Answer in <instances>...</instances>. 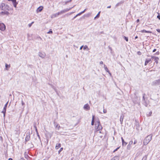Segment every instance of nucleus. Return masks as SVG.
<instances>
[{
  "label": "nucleus",
  "mask_w": 160,
  "mask_h": 160,
  "mask_svg": "<svg viewBox=\"0 0 160 160\" xmlns=\"http://www.w3.org/2000/svg\"><path fill=\"white\" fill-rule=\"evenodd\" d=\"M83 45H82V46H81L80 47V50H81V49H82V48H83Z\"/></svg>",
  "instance_id": "nucleus-58"
},
{
  "label": "nucleus",
  "mask_w": 160,
  "mask_h": 160,
  "mask_svg": "<svg viewBox=\"0 0 160 160\" xmlns=\"http://www.w3.org/2000/svg\"><path fill=\"white\" fill-rule=\"evenodd\" d=\"M71 1H72V0H69V1H67L66 2V3H67V2H71Z\"/></svg>",
  "instance_id": "nucleus-60"
},
{
  "label": "nucleus",
  "mask_w": 160,
  "mask_h": 160,
  "mask_svg": "<svg viewBox=\"0 0 160 160\" xmlns=\"http://www.w3.org/2000/svg\"><path fill=\"white\" fill-rule=\"evenodd\" d=\"M121 139L122 142V146H126L127 144V143L124 141V140L122 137H121Z\"/></svg>",
  "instance_id": "nucleus-15"
},
{
  "label": "nucleus",
  "mask_w": 160,
  "mask_h": 160,
  "mask_svg": "<svg viewBox=\"0 0 160 160\" xmlns=\"http://www.w3.org/2000/svg\"><path fill=\"white\" fill-rule=\"evenodd\" d=\"M63 148H61L58 151V153H60V152L62 151V150H63Z\"/></svg>",
  "instance_id": "nucleus-44"
},
{
  "label": "nucleus",
  "mask_w": 160,
  "mask_h": 160,
  "mask_svg": "<svg viewBox=\"0 0 160 160\" xmlns=\"http://www.w3.org/2000/svg\"><path fill=\"white\" fill-rule=\"evenodd\" d=\"M95 116L94 115H92V119L91 122V125H93L94 124V120Z\"/></svg>",
  "instance_id": "nucleus-23"
},
{
  "label": "nucleus",
  "mask_w": 160,
  "mask_h": 160,
  "mask_svg": "<svg viewBox=\"0 0 160 160\" xmlns=\"http://www.w3.org/2000/svg\"><path fill=\"white\" fill-rule=\"evenodd\" d=\"M157 18L159 19L160 20V15H158L157 17Z\"/></svg>",
  "instance_id": "nucleus-52"
},
{
  "label": "nucleus",
  "mask_w": 160,
  "mask_h": 160,
  "mask_svg": "<svg viewBox=\"0 0 160 160\" xmlns=\"http://www.w3.org/2000/svg\"><path fill=\"white\" fill-rule=\"evenodd\" d=\"M56 128H58V130H59L60 128V127L59 125H58V124H57L56 126Z\"/></svg>",
  "instance_id": "nucleus-32"
},
{
  "label": "nucleus",
  "mask_w": 160,
  "mask_h": 160,
  "mask_svg": "<svg viewBox=\"0 0 160 160\" xmlns=\"http://www.w3.org/2000/svg\"><path fill=\"white\" fill-rule=\"evenodd\" d=\"M6 110H4V109H3V110L2 111V113H3V115H4V117L5 116V113H6Z\"/></svg>",
  "instance_id": "nucleus-33"
},
{
  "label": "nucleus",
  "mask_w": 160,
  "mask_h": 160,
  "mask_svg": "<svg viewBox=\"0 0 160 160\" xmlns=\"http://www.w3.org/2000/svg\"><path fill=\"white\" fill-rule=\"evenodd\" d=\"M43 7L42 6H40L39 7L37 10V12H41L43 9Z\"/></svg>",
  "instance_id": "nucleus-12"
},
{
  "label": "nucleus",
  "mask_w": 160,
  "mask_h": 160,
  "mask_svg": "<svg viewBox=\"0 0 160 160\" xmlns=\"http://www.w3.org/2000/svg\"><path fill=\"white\" fill-rule=\"evenodd\" d=\"M8 102L6 103L5 104V106H4V108H3V109H4V110H6V108H7V105L8 104Z\"/></svg>",
  "instance_id": "nucleus-37"
},
{
  "label": "nucleus",
  "mask_w": 160,
  "mask_h": 160,
  "mask_svg": "<svg viewBox=\"0 0 160 160\" xmlns=\"http://www.w3.org/2000/svg\"><path fill=\"white\" fill-rule=\"evenodd\" d=\"M104 69L107 72H108V73H110V72L109 71V70H108V68H107V67L105 65H104Z\"/></svg>",
  "instance_id": "nucleus-27"
},
{
  "label": "nucleus",
  "mask_w": 160,
  "mask_h": 160,
  "mask_svg": "<svg viewBox=\"0 0 160 160\" xmlns=\"http://www.w3.org/2000/svg\"><path fill=\"white\" fill-rule=\"evenodd\" d=\"M37 140H38V139H37L36 138H34L33 140V141L34 142V143L36 144V143H35V142H38Z\"/></svg>",
  "instance_id": "nucleus-35"
},
{
  "label": "nucleus",
  "mask_w": 160,
  "mask_h": 160,
  "mask_svg": "<svg viewBox=\"0 0 160 160\" xmlns=\"http://www.w3.org/2000/svg\"><path fill=\"white\" fill-rule=\"evenodd\" d=\"M100 12H99L97 14V15H96V16L94 18V19H95L96 18H99L100 16Z\"/></svg>",
  "instance_id": "nucleus-31"
},
{
  "label": "nucleus",
  "mask_w": 160,
  "mask_h": 160,
  "mask_svg": "<svg viewBox=\"0 0 160 160\" xmlns=\"http://www.w3.org/2000/svg\"><path fill=\"white\" fill-rule=\"evenodd\" d=\"M156 30H157V31L158 32H159L160 33V29H156Z\"/></svg>",
  "instance_id": "nucleus-50"
},
{
  "label": "nucleus",
  "mask_w": 160,
  "mask_h": 160,
  "mask_svg": "<svg viewBox=\"0 0 160 160\" xmlns=\"http://www.w3.org/2000/svg\"><path fill=\"white\" fill-rule=\"evenodd\" d=\"M36 132L37 133V136L38 138V140H37L38 142H35V143H36V145L37 146H38L39 144L40 143H41L42 144V143L41 142V139L40 137L38 134V130L36 131Z\"/></svg>",
  "instance_id": "nucleus-3"
},
{
  "label": "nucleus",
  "mask_w": 160,
  "mask_h": 160,
  "mask_svg": "<svg viewBox=\"0 0 160 160\" xmlns=\"http://www.w3.org/2000/svg\"><path fill=\"white\" fill-rule=\"evenodd\" d=\"M8 160H12V158H9L8 159Z\"/></svg>",
  "instance_id": "nucleus-64"
},
{
  "label": "nucleus",
  "mask_w": 160,
  "mask_h": 160,
  "mask_svg": "<svg viewBox=\"0 0 160 160\" xmlns=\"http://www.w3.org/2000/svg\"><path fill=\"white\" fill-rule=\"evenodd\" d=\"M137 22H139V19H138L137 20V21H136Z\"/></svg>",
  "instance_id": "nucleus-62"
},
{
  "label": "nucleus",
  "mask_w": 160,
  "mask_h": 160,
  "mask_svg": "<svg viewBox=\"0 0 160 160\" xmlns=\"http://www.w3.org/2000/svg\"><path fill=\"white\" fill-rule=\"evenodd\" d=\"M73 7H72L71 8H66L65 9H64L63 10L61 11V12L62 13V14H63L64 13H65V12H66L68 11H69Z\"/></svg>",
  "instance_id": "nucleus-9"
},
{
  "label": "nucleus",
  "mask_w": 160,
  "mask_h": 160,
  "mask_svg": "<svg viewBox=\"0 0 160 160\" xmlns=\"http://www.w3.org/2000/svg\"><path fill=\"white\" fill-rule=\"evenodd\" d=\"M22 105H23L24 104V102L22 101Z\"/></svg>",
  "instance_id": "nucleus-63"
},
{
  "label": "nucleus",
  "mask_w": 160,
  "mask_h": 160,
  "mask_svg": "<svg viewBox=\"0 0 160 160\" xmlns=\"http://www.w3.org/2000/svg\"><path fill=\"white\" fill-rule=\"evenodd\" d=\"M28 147L30 148H33L34 147V145L32 142L28 143Z\"/></svg>",
  "instance_id": "nucleus-22"
},
{
  "label": "nucleus",
  "mask_w": 160,
  "mask_h": 160,
  "mask_svg": "<svg viewBox=\"0 0 160 160\" xmlns=\"http://www.w3.org/2000/svg\"><path fill=\"white\" fill-rule=\"evenodd\" d=\"M148 155H146L142 158V160H147Z\"/></svg>",
  "instance_id": "nucleus-29"
},
{
  "label": "nucleus",
  "mask_w": 160,
  "mask_h": 160,
  "mask_svg": "<svg viewBox=\"0 0 160 160\" xmlns=\"http://www.w3.org/2000/svg\"><path fill=\"white\" fill-rule=\"evenodd\" d=\"M124 116L122 114H121V115L120 116V123L121 124H122L123 123V119L124 118Z\"/></svg>",
  "instance_id": "nucleus-13"
},
{
  "label": "nucleus",
  "mask_w": 160,
  "mask_h": 160,
  "mask_svg": "<svg viewBox=\"0 0 160 160\" xmlns=\"http://www.w3.org/2000/svg\"><path fill=\"white\" fill-rule=\"evenodd\" d=\"M86 10V9H85L83 11L81 12L82 13H82H84Z\"/></svg>",
  "instance_id": "nucleus-51"
},
{
  "label": "nucleus",
  "mask_w": 160,
  "mask_h": 160,
  "mask_svg": "<svg viewBox=\"0 0 160 160\" xmlns=\"http://www.w3.org/2000/svg\"><path fill=\"white\" fill-rule=\"evenodd\" d=\"M151 59H146L145 62V65L146 66L147 65L148 63L151 61Z\"/></svg>",
  "instance_id": "nucleus-18"
},
{
  "label": "nucleus",
  "mask_w": 160,
  "mask_h": 160,
  "mask_svg": "<svg viewBox=\"0 0 160 160\" xmlns=\"http://www.w3.org/2000/svg\"><path fill=\"white\" fill-rule=\"evenodd\" d=\"M30 138V133H27L26 134V137L25 138V142H28L29 141Z\"/></svg>",
  "instance_id": "nucleus-6"
},
{
  "label": "nucleus",
  "mask_w": 160,
  "mask_h": 160,
  "mask_svg": "<svg viewBox=\"0 0 160 160\" xmlns=\"http://www.w3.org/2000/svg\"><path fill=\"white\" fill-rule=\"evenodd\" d=\"M109 49L111 51H112V49L111 47H110L109 46L108 47Z\"/></svg>",
  "instance_id": "nucleus-54"
},
{
  "label": "nucleus",
  "mask_w": 160,
  "mask_h": 160,
  "mask_svg": "<svg viewBox=\"0 0 160 160\" xmlns=\"http://www.w3.org/2000/svg\"><path fill=\"white\" fill-rule=\"evenodd\" d=\"M151 57L154 60L156 63H158V61L159 59V58L158 57L155 56H152Z\"/></svg>",
  "instance_id": "nucleus-11"
},
{
  "label": "nucleus",
  "mask_w": 160,
  "mask_h": 160,
  "mask_svg": "<svg viewBox=\"0 0 160 160\" xmlns=\"http://www.w3.org/2000/svg\"><path fill=\"white\" fill-rule=\"evenodd\" d=\"M9 6L7 4H5V6L4 7V8L3 9V10H9Z\"/></svg>",
  "instance_id": "nucleus-16"
},
{
  "label": "nucleus",
  "mask_w": 160,
  "mask_h": 160,
  "mask_svg": "<svg viewBox=\"0 0 160 160\" xmlns=\"http://www.w3.org/2000/svg\"><path fill=\"white\" fill-rule=\"evenodd\" d=\"M90 15V13H88L84 15V16L87 17H88Z\"/></svg>",
  "instance_id": "nucleus-40"
},
{
  "label": "nucleus",
  "mask_w": 160,
  "mask_h": 160,
  "mask_svg": "<svg viewBox=\"0 0 160 160\" xmlns=\"http://www.w3.org/2000/svg\"><path fill=\"white\" fill-rule=\"evenodd\" d=\"M119 148V147H118V148H117L116 149H115V150H114L113 152H115Z\"/></svg>",
  "instance_id": "nucleus-46"
},
{
  "label": "nucleus",
  "mask_w": 160,
  "mask_h": 160,
  "mask_svg": "<svg viewBox=\"0 0 160 160\" xmlns=\"http://www.w3.org/2000/svg\"><path fill=\"white\" fill-rule=\"evenodd\" d=\"M61 147V144L59 143V144H57L56 147H55V148L56 149H58L59 148Z\"/></svg>",
  "instance_id": "nucleus-24"
},
{
  "label": "nucleus",
  "mask_w": 160,
  "mask_h": 160,
  "mask_svg": "<svg viewBox=\"0 0 160 160\" xmlns=\"http://www.w3.org/2000/svg\"><path fill=\"white\" fill-rule=\"evenodd\" d=\"M52 33V30L51 29H50L49 32H47L48 34H51Z\"/></svg>",
  "instance_id": "nucleus-39"
},
{
  "label": "nucleus",
  "mask_w": 160,
  "mask_h": 160,
  "mask_svg": "<svg viewBox=\"0 0 160 160\" xmlns=\"http://www.w3.org/2000/svg\"><path fill=\"white\" fill-rule=\"evenodd\" d=\"M133 143V141H130L128 144V145H131Z\"/></svg>",
  "instance_id": "nucleus-42"
},
{
  "label": "nucleus",
  "mask_w": 160,
  "mask_h": 160,
  "mask_svg": "<svg viewBox=\"0 0 160 160\" xmlns=\"http://www.w3.org/2000/svg\"><path fill=\"white\" fill-rule=\"evenodd\" d=\"M141 32H146V33H151V31H146V30H142L141 31Z\"/></svg>",
  "instance_id": "nucleus-21"
},
{
  "label": "nucleus",
  "mask_w": 160,
  "mask_h": 160,
  "mask_svg": "<svg viewBox=\"0 0 160 160\" xmlns=\"http://www.w3.org/2000/svg\"><path fill=\"white\" fill-rule=\"evenodd\" d=\"M95 126L96 128V130L97 131H100L102 129V127L100 124V121L98 119L96 120L95 124Z\"/></svg>",
  "instance_id": "nucleus-2"
},
{
  "label": "nucleus",
  "mask_w": 160,
  "mask_h": 160,
  "mask_svg": "<svg viewBox=\"0 0 160 160\" xmlns=\"http://www.w3.org/2000/svg\"><path fill=\"white\" fill-rule=\"evenodd\" d=\"M131 148V145H128L127 147V148L128 150H130Z\"/></svg>",
  "instance_id": "nucleus-36"
},
{
  "label": "nucleus",
  "mask_w": 160,
  "mask_h": 160,
  "mask_svg": "<svg viewBox=\"0 0 160 160\" xmlns=\"http://www.w3.org/2000/svg\"><path fill=\"white\" fill-rule=\"evenodd\" d=\"M137 143V140H135L134 141V143H133V144H136V143Z\"/></svg>",
  "instance_id": "nucleus-47"
},
{
  "label": "nucleus",
  "mask_w": 160,
  "mask_h": 160,
  "mask_svg": "<svg viewBox=\"0 0 160 160\" xmlns=\"http://www.w3.org/2000/svg\"><path fill=\"white\" fill-rule=\"evenodd\" d=\"M153 85H158L160 84V79L158 80L154 81L153 82Z\"/></svg>",
  "instance_id": "nucleus-8"
},
{
  "label": "nucleus",
  "mask_w": 160,
  "mask_h": 160,
  "mask_svg": "<svg viewBox=\"0 0 160 160\" xmlns=\"http://www.w3.org/2000/svg\"><path fill=\"white\" fill-rule=\"evenodd\" d=\"M1 14L3 15H8L9 14V13L8 11H2L1 12Z\"/></svg>",
  "instance_id": "nucleus-17"
},
{
  "label": "nucleus",
  "mask_w": 160,
  "mask_h": 160,
  "mask_svg": "<svg viewBox=\"0 0 160 160\" xmlns=\"http://www.w3.org/2000/svg\"><path fill=\"white\" fill-rule=\"evenodd\" d=\"M38 55L40 57L42 58H44L46 56V53L44 52H39Z\"/></svg>",
  "instance_id": "nucleus-5"
},
{
  "label": "nucleus",
  "mask_w": 160,
  "mask_h": 160,
  "mask_svg": "<svg viewBox=\"0 0 160 160\" xmlns=\"http://www.w3.org/2000/svg\"><path fill=\"white\" fill-rule=\"evenodd\" d=\"M13 3V6L14 7L16 8L18 2H16V0H11Z\"/></svg>",
  "instance_id": "nucleus-14"
},
{
  "label": "nucleus",
  "mask_w": 160,
  "mask_h": 160,
  "mask_svg": "<svg viewBox=\"0 0 160 160\" xmlns=\"http://www.w3.org/2000/svg\"><path fill=\"white\" fill-rule=\"evenodd\" d=\"M143 102V104L146 107H147L148 106V103L145 100H144Z\"/></svg>",
  "instance_id": "nucleus-26"
},
{
  "label": "nucleus",
  "mask_w": 160,
  "mask_h": 160,
  "mask_svg": "<svg viewBox=\"0 0 160 160\" xmlns=\"http://www.w3.org/2000/svg\"><path fill=\"white\" fill-rule=\"evenodd\" d=\"M123 37L127 42L128 41V37H126L124 36H123Z\"/></svg>",
  "instance_id": "nucleus-34"
},
{
  "label": "nucleus",
  "mask_w": 160,
  "mask_h": 160,
  "mask_svg": "<svg viewBox=\"0 0 160 160\" xmlns=\"http://www.w3.org/2000/svg\"><path fill=\"white\" fill-rule=\"evenodd\" d=\"M48 84H49V85H50L52 87V88L55 91V92H57V89H56V88L54 86H53L52 85L50 84L49 83Z\"/></svg>",
  "instance_id": "nucleus-25"
},
{
  "label": "nucleus",
  "mask_w": 160,
  "mask_h": 160,
  "mask_svg": "<svg viewBox=\"0 0 160 160\" xmlns=\"http://www.w3.org/2000/svg\"><path fill=\"white\" fill-rule=\"evenodd\" d=\"M34 127L35 128V131H36V130H38L37 129V127H36V126H34Z\"/></svg>",
  "instance_id": "nucleus-53"
},
{
  "label": "nucleus",
  "mask_w": 160,
  "mask_h": 160,
  "mask_svg": "<svg viewBox=\"0 0 160 160\" xmlns=\"http://www.w3.org/2000/svg\"><path fill=\"white\" fill-rule=\"evenodd\" d=\"M32 25V23H31L29 24H28V26H29V27H30Z\"/></svg>",
  "instance_id": "nucleus-61"
},
{
  "label": "nucleus",
  "mask_w": 160,
  "mask_h": 160,
  "mask_svg": "<svg viewBox=\"0 0 160 160\" xmlns=\"http://www.w3.org/2000/svg\"><path fill=\"white\" fill-rule=\"evenodd\" d=\"M136 127L137 128H138V127L139 126V125L138 123H137L136 124Z\"/></svg>",
  "instance_id": "nucleus-45"
},
{
  "label": "nucleus",
  "mask_w": 160,
  "mask_h": 160,
  "mask_svg": "<svg viewBox=\"0 0 160 160\" xmlns=\"http://www.w3.org/2000/svg\"><path fill=\"white\" fill-rule=\"evenodd\" d=\"M5 66L6 70L8 71V68H10V65H8L6 63Z\"/></svg>",
  "instance_id": "nucleus-19"
},
{
  "label": "nucleus",
  "mask_w": 160,
  "mask_h": 160,
  "mask_svg": "<svg viewBox=\"0 0 160 160\" xmlns=\"http://www.w3.org/2000/svg\"><path fill=\"white\" fill-rule=\"evenodd\" d=\"M83 49L85 50L87 49V50H89V48H88V47L87 45H85L83 48Z\"/></svg>",
  "instance_id": "nucleus-30"
},
{
  "label": "nucleus",
  "mask_w": 160,
  "mask_h": 160,
  "mask_svg": "<svg viewBox=\"0 0 160 160\" xmlns=\"http://www.w3.org/2000/svg\"><path fill=\"white\" fill-rule=\"evenodd\" d=\"M145 93L143 94V98H142V101L145 100Z\"/></svg>",
  "instance_id": "nucleus-38"
},
{
  "label": "nucleus",
  "mask_w": 160,
  "mask_h": 160,
  "mask_svg": "<svg viewBox=\"0 0 160 160\" xmlns=\"http://www.w3.org/2000/svg\"><path fill=\"white\" fill-rule=\"evenodd\" d=\"M123 1H121L120 2H118V3L115 5V7H117L119 5H120L121 4H122L123 3Z\"/></svg>",
  "instance_id": "nucleus-28"
},
{
  "label": "nucleus",
  "mask_w": 160,
  "mask_h": 160,
  "mask_svg": "<svg viewBox=\"0 0 160 160\" xmlns=\"http://www.w3.org/2000/svg\"><path fill=\"white\" fill-rule=\"evenodd\" d=\"M6 29V26L3 23H0V30L2 31H4Z\"/></svg>",
  "instance_id": "nucleus-4"
},
{
  "label": "nucleus",
  "mask_w": 160,
  "mask_h": 160,
  "mask_svg": "<svg viewBox=\"0 0 160 160\" xmlns=\"http://www.w3.org/2000/svg\"><path fill=\"white\" fill-rule=\"evenodd\" d=\"M103 112L104 113H105L107 112V110L106 109H104V107H103Z\"/></svg>",
  "instance_id": "nucleus-43"
},
{
  "label": "nucleus",
  "mask_w": 160,
  "mask_h": 160,
  "mask_svg": "<svg viewBox=\"0 0 160 160\" xmlns=\"http://www.w3.org/2000/svg\"><path fill=\"white\" fill-rule=\"evenodd\" d=\"M37 39H39H39H40L41 40H42V38H41L40 36H37Z\"/></svg>",
  "instance_id": "nucleus-49"
},
{
  "label": "nucleus",
  "mask_w": 160,
  "mask_h": 160,
  "mask_svg": "<svg viewBox=\"0 0 160 160\" xmlns=\"http://www.w3.org/2000/svg\"><path fill=\"white\" fill-rule=\"evenodd\" d=\"M83 108L86 110H89L90 109V107L88 104H86L84 106Z\"/></svg>",
  "instance_id": "nucleus-7"
},
{
  "label": "nucleus",
  "mask_w": 160,
  "mask_h": 160,
  "mask_svg": "<svg viewBox=\"0 0 160 160\" xmlns=\"http://www.w3.org/2000/svg\"><path fill=\"white\" fill-rule=\"evenodd\" d=\"M156 49H154L153 50V52H156Z\"/></svg>",
  "instance_id": "nucleus-57"
},
{
  "label": "nucleus",
  "mask_w": 160,
  "mask_h": 160,
  "mask_svg": "<svg viewBox=\"0 0 160 160\" xmlns=\"http://www.w3.org/2000/svg\"><path fill=\"white\" fill-rule=\"evenodd\" d=\"M152 114V112L151 111L149 112L148 114H147L148 116H150Z\"/></svg>",
  "instance_id": "nucleus-41"
},
{
  "label": "nucleus",
  "mask_w": 160,
  "mask_h": 160,
  "mask_svg": "<svg viewBox=\"0 0 160 160\" xmlns=\"http://www.w3.org/2000/svg\"><path fill=\"white\" fill-rule=\"evenodd\" d=\"M103 64V62L102 61H100V64Z\"/></svg>",
  "instance_id": "nucleus-55"
},
{
  "label": "nucleus",
  "mask_w": 160,
  "mask_h": 160,
  "mask_svg": "<svg viewBox=\"0 0 160 160\" xmlns=\"http://www.w3.org/2000/svg\"><path fill=\"white\" fill-rule=\"evenodd\" d=\"M152 134H150L145 138L143 141L144 145H147L149 143L152 139Z\"/></svg>",
  "instance_id": "nucleus-1"
},
{
  "label": "nucleus",
  "mask_w": 160,
  "mask_h": 160,
  "mask_svg": "<svg viewBox=\"0 0 160 160\" xmlns=\"http://www.w3.org/2000/svg\"><path fill=\"white\" fill-rule=\"evenodd\" d=\"M5 5V4L4 3H2L0 6V8L2 9V10H3V9L4 8V7Z\"/></svg>",
  "instance_id": "nucleus-20"
},
{
  "label": "nucleus",
  "mask_w": 160,
  "mask_h": 160,
  "mask_svg": "<svg viewBox=\"0 0 160 160\" xmlns=\"http://www.w3.org/2000/svg\"><path fill=\"white\" fill-rule=\"evenodd\" d=\"M77 17V15H76L72 19V20H73L75 18H76Z\"/></svg>",
  "instance_id": "nucleus-59"
},
{
  "label": "nucleus",
  "mask_w": 160,
  "mask_h": 160,
  "mask_svg": "<svg viewBox=\"0 0 160 160\" xmlns=\"http://www.w3.org/2000/svg\"><path fill=\"white\" fill-rule=\"evenodd\" d=\"M159 52L158 51L156 52V54L157 55H158L159 54Z\"/></svg>",
  "instance_id": "nucleus-56"
},
{
  "label": "nucleus",
  "mask_w": 160,
  "mask_h": 160,
  "mask_svg": "<svg viewBox=\"0 0 160 160\" xmlns=\"http://www.w3.org/2000/svg\"><path fill=\"white\" fill-rule=\"evenodd\" d=\"M81 14H82L81 12H80L79 13H78V14H77L76 15H77V16H79L80 15H81Z\"/></svg>",
  "instance_id": "nucleus-48"
},
{
  "label": "nucleus",
  "mask_w": 160,
  "mask_h": 160,
  "mask_svg": "<svg viewBox=\"0 0 160 160\" xmlns=\"http://www.w3.org/2000/svg\"><path fill=\"white\" fill-rule=\"evenodd\" d=\"M62 14L61 12V11L58 12V13H55V14L52 15V18H55L58 17L59 15Z\"/></svg>",
  "instance_id": "nucleus-10"
}]
</instances>
